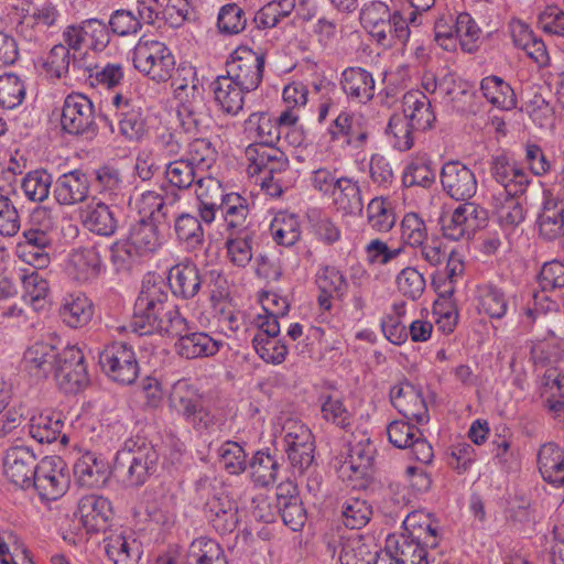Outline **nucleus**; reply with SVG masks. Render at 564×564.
<instances>
[{"label":"nucleus","instance_id":"nucleus-9","mask_svg":"<svg viewBox=\"0 0 564 564\" xmlns=\"http://www.w3.org/2000/svg\"><path fill=\"white\" fill-rule=\"evenodd\" d=\"M55 380L65 393H77L89 383L84 352L75 347H65L58 352L55 365Z\"/></svg>","mask_w":564,"mask_h":564},{"label":"nucleus","instance_id":"nucleus-36","mask_svg":"<svg viewBox=\"0 0 564 564\" xmlns=\"http://www.w3.org/2000/svg\"><path fill=\"white\" fill-rule=\"evenodd\" d=\"M538 466L542 478L558 487L564 484V449L554 443L542 445L538 452Z\"/></svg>","mask_w":564,"mask_h":564},{"label":"nucleus","instance_id":"nucleus-39","mask_svg":"<svg viewBox=\"0 0 564 564\" xmlns=\"http://www.w3.org/2000/svg\"><path fill=\"white\" fill-rule=\"evenodd\" d=\"M93 314L94 310L90 300L80 292L65 295L59 307V315L63 322L72 328L87 325Z\"/></svg>","mask_w":564,"mask_h":564},{"label":"nucleus","instance_id":"nucleus-12","mask_svg":"<svg viewBox=\"0 0 564 564\" xmlns=\"http://www.w3.org/2000/svg\"><path fill=\"white\" fill-rule=\"evenodd\" d=\"M444 192L457 202H470L478 189L475 173L459 161L446 162L441 170Z\"/></svg>","mask_w":564,"mask_h":564},{"label":"nucleus","instance_id":"nucleus-60","mask_svg":"<svg viewBox=\"0 0 564 564\" xmlns=\"http://www.w3.org/2000/svg\"><path fill=\"white\" fill-rule=\"evenodd\" d=\"M199 172L209 170L216 162L217 151L213 143L206 138H195L187 143L183 156Z\"/></svg>","mask_w":564,"mask_h":564},{"label":"nucleus","instance_id":"nucleus-52","mask_svg":"<svg viewBox=\"0 0 564 564\" xmlns=\"http://www.w3.org/2000/svg\"><path fill=\"white\" fill-rule=\"evenodd\" d=\"M253 237V230L228 234L225 246L227 249V257L232 264L239 268H245L251 261V241Z\"/></svg>","mask_w":564,"mask_h":564},{"label":"nucleus","instance_id":"nucleus-4","mask_svg":"<svg viewBox=\"0 0 564 564\" xmlns=\"http://www.w3.org/2000/svg\"><path fill=\"white\" fill-rule=\"evenodd\" d=\"M217 480L202 476L195 484L196 492L205 501V516L219 534H228L236 530L239 523L238 506L220 488Z\"/></svg>","mask_w":564,"mask_h":564},{"label":"nucleus","instance_id":"nucleus-14","mask_svg":"<svg viewBox=\"0 0 564 564\" xmlns=\"http://www.w3.org/2000/svg\"><path fill=\"white\" fill-rule=\"evenodd\" d=\"M61 12L51 2L32 7L18 24V33L29 42H42L48 30L57 28Z\"/></svg>","mask_w":564,"mask_h":564},{"label":"nucleus","instance_id":"nucleus-7","mask_svg":"<svg viewBox=\"0 0 564 564\" xmlns=\"http://www.w3.org/2000/svg\"><path fill=\"white\" fill-rule=\"evenodd\" d=\"M265 54L253 51L248 46L237 47L226 63L227 77L242 87V89L256 90L263 78Z\"/></svg>","mask_w":564,"mask_h":564},{"label":"nucleus","instance_id":"nucleus-64","mask_svg":"<svg viewBox=\"0 0 564 564\" xmlns=\"http://www.w3.org/2000/svg\"><path fill=\"white\" fill-rule=\"evenodd\" d=\"M247 21L246 12L237 3H227L218 12L217 28L223 34L236 35L246 29Z\"/></svg>","mask_w":564,"mask_h":564},{"label":"nucleus","instance_id":"nucleus-28","mask_svg":"<svg viewBox=\"0 0 564 564\" xmlns=\"http://www.w3.org/2000/svg\"><path fill=\"white\" fill-rule=\"evenodd\" d=\"M340 85L347 97L359 104L369 102L375 96V79L361 67H348L341 73Z\"/></svg>","mask_w":564,"mask_h":564},{"label":"nucleus","instance_id":"nucleus-55","mask_svg":"<svg viewBox=\"0 0 564 564\" xmlns=\"http://www.w3.org/2000/svg\"><path fill=\"white\" fill-rule=\"evenodd\" d=\"M375 452V446L369 438L351 443L348 458L345 460L343 467L350 469L359 477H364L372 466Z\"/></svg>","mask_w":564,"mask_h":564},{"label":"nucleus","instance_id":"nucleus-10","mask_svg":"<svg viewBox=\"0 0 564 564\" xmlns=\"http://www.w3.org/2000/svg\"><path fill=\"white\" fill-rule=\"evenodd\" d=\"M118 117L119 133L130 142H139L147 134V118L138 99L123 93L112 97Z\"/></svg>","mask_w":564,"mask_h":564},{"label":"nucleus","instance_id":"nucleus-24","mask_svg":"<svg viewBox=\"0 0 564 564\" xmlns=\"http://www.w3.org/2000/svg\"><path fill=\"white\" fill-rule=\"evenodd\" d=\"M536 224L540 236L545 240H554L563 234L564 202L553 196L550 191L543 192V204Z\"/></svg>","mask_w":564,"mask_h":564},{"label":"nucleus","instance_id":"nucleus-34","mask_svg":"<svg viewBox=\"0 0 564 564\" xmlns=\"http://www.w3.org/2000/svg\"><path fill=\"white\" fill-rule=\"evenodd\" d=\"M167 288L174 295L182 299H193L204 282L197 267L193 263H180L174 265L169 273Z\"/></svg>","mask_w":564,"mask_h":564},{"label":"nucleus","instance_id":"nucleus-26","mask_svg":"<svg viewBox=\"0 0 564 564\" xmlns=\"http://www.w3.org/2000/svg\"><path fill=\"white\" fill-rule=\"evenodd\" d=\"M403 113L416 131H425L433 127L436 116L431 100L419 90H410L403 95Z\"/></svg>","mask_w":564,"mask_h":564},{"label":"nucleus","instance_id":"nucleus-62","mask_svg":"<svg viewBox=\"0 0 564 564\" xmlns=\"http://www.w3.org/2000/svg\"><path fill=\"white\" fill-rule=\"evenodd\" d=\"M252 346L259 357L268 364L280 365L288 355L286 345L278 336L270 337L264 334H256Z\"/></svg>","mask_w":564,"mask_h":564},{"label":"nucleus","instance_id":"nucleus-42","mask_svg":"<svg viewBox=\"0 0 564 564\" xmlns=\"http://www.w3.org/2000/svg\"><path fill=\"white\" fill-rule=\"evenodd\" d=\"M336 184L330 195L336 208L346 215L360 214L364 209V200L358 182L343 176L338 177Z\"/></svg>","mask_w":564,"mask_h":564},{"label":"nucleus","instance_id":"nucleus-5","mask_svg":"<svg viewBox=\"0 0 564 564\" xmlns=\"http://www.w3.org/2000/svg\"><path fill=\"white\" fill-rule=\"evenodd\" d=\"M133 66L156 83H164L175 70V57L172 51L156 40L140 37L132 51Z\"/></svg>","mask_w":564,"mask_h":564},{"label":"nucleus","instance_id":"nucleus-46","mask_svg":"<svg viewBox=\"0 0 564 564\" xmlns=\"http://www.w3.org/2000/svg\"><path fill=\"white\" fill-rule=\"evenodd\" d=\"M69 264L78 281L97 278L104 268L99 250L95 246L74 250L69 258Z\"/></svg>","mask_w":564,"mask_h":564},{"label":"nucleus","instance_id":"nucleus-38","mask_svg":"<svg viewBox=\"0 0 564 564\" xmlns=\"http://www.w3.org/2000/svg\"><path fill=\"white\" fill-rule=\"evenodd\" d=\"M379 552L375 545L355 533L340 542L339 561L341 564H378Z\"/></svg>","mask_w":564,"mask_h":564},{"label":"nucleus","instance_id":"nucleus-41","mask_svg":"<svg viewBox=\"0 0 564 564\" xmlns=\"http://www.w3.org/2000/svg\"><path fill=\"white\" fill-rule=\"evenodd\" d=\"M73 68L75 70H86L89 73V79L91 84L102 86L107 89H113L121 85L124 73L123 67L119 63H107L105 65L99 64H86L84 58H77L74 56Z\"/></svg>","mask_w":564,"mask_h":564},{"label":"nucleus","instance_id":"nucleus-33","mask_svg":"<svg viewBox=\"0 0 564 564\" xmlns=\"http://www.w3.org/2000/svg\"><path fill=\"white\" fill-rule=\"evenodd\" d=\"M243 133L251 144H275L281 138L279 124L264 111L252 112L243 122Z\"/></svg>","mask_w":564,"mask_h":564},{"label":"nucleus","instance_id":"nucleus-18","mask_svg":"<svg viewBox=\"0 0 564 564\" xmlns=\"http://www.w3.org/2000/svg\"><path fill=\"white\" fill-rule=\"evenodd\" d=\"M177 115L187 132H199L209 126L210 110L203 87L193 86L191 96L180 99Z\"/></svg>","mask_w":564,"mask_h":564},{"label":"nucleus","instance_id":"nucleus-50","mask_svg":"<svg viewBox=\"0 0 564 564\" xmlns=\"http://www.w3.org/2000/svg\"><path fill=\"white\" fill-rule=\"evenodd\" d=\"M520 195L498 194L492 197V206L499 224L503 228L513 229L523 223L525 213L519 202Z\"/></svg>","mask_w":564,"mask_h":564},{"label":"nucleus","instance_id":"nucleus-30","mask_svg":"<svg viewBox=\"0 0 564 564\" xmlns=\"http://www.w3.org/2000/svg\"><path fill=\"white\" fill-rule=\"evenodd\" d=\"M64 422L62 414L54 411L41 412L30 419V435L39 443H53L58 441L62 444L68 443L66 434L62 433Z\"/></svg>","mask_w":564,"mask_h":564},{"label":"nucleus","instance_id":"nucleus-47","mask_svg":"<svg viewBox=\"0 0 564 564\" xmlns=\"http://www.w3.org/2000/svg\"><path fill=\"white\" fill-rule=\"evenodd\" d=\"M477 308L490 318H502L508 311V300L498 286L486 283L477 286Z\"/></svg>","mask_w":564,"mask_h":564},{"label":"nucleus","instance_id":"nucleus-54","mask_svg":"<svg viewBox=\"0 0 564 564\" xmlns=\"http://www.w3.org/2000/svg\"><path fill=\"white\" fill-rule=\"evenodd\" d=\"M174 231L177 240L188 250H194L204 242L203 227L199 219L193 215H178L174 221Z\"/></svg>","mask_w":564,"mask_h":564},{"label":"nucleus","instance_id":"nucleus-32","mask_svg":"<svg viewBox=\"0 0 564 564\" xmlns=\"http://www.w3.org/2000/svg\"><path fill=\"white\" fill-rule=\"evenodd\" d=\"M76 482L86 488L99 487L107 479V464L94 452H85L73 466Z\"/></svg>","mask_w":564,"mask_h":564},{"label":"nucleus","instance_id":"nucleus-31","mask_svg":"<svg viewBox=\"0 0 564 564\" xmlns=\"http://www.w3.org/2000/svg\"><path fill=\"white\" fill-rule=\"evenodd\" d=\"M58 352L55 347L47 343H35L30 346L22 359V366L31 377L36 379L46 378L56 365Z\"/></svg>","mask_w":564,"mask_h":564},{"label":"nucleus","instance_id":"nucleus-1","mask_svg":"<svg viewBox=\"0 0 564 564\" xmlns=\"http://www.w3.org/2000/svg\"><path fill=\"white\" fill-rule=\"evenodd\" d=\"M130 326L140 336L160 334L172 338L185 329V318L170 300L162 278L152 275L142 281Z\"/></svg>","mask_w":564,"mask_h":564},{"label":"nucleus","instance_id":"nucleus-51","mask_svg":"<svg viewBox=\"0 0 564 564\" xmlns=\"http://www.w3.org/2000/svg\"><path fill=\"white\" fill-rule=\"evenodd\" d=\"M284 452L296 449L315 451L314 436L302 422L288 419L282 426Z\"/></svg>","mask_w":564,"mask_h":564},{"label":"nucleus","instance_id":"nucleus-8","mask_svg":"<svg viewBox=\"0 0 564 564\" xmlns=\"http://www.w3.org/2000/svg\"><path fill=\"white\" fill-rule=\"evenodd\" d=\"M99 365L106 376L120 384L129 386L139 375V364L131 346L115 341L99 354Z\"/></svg>","mask_w":564,"mask_h":564},{"label":"nucleus","instance_id":"nucleus-16","mask_svg":"<svg viewBox=\"0 0 564 564\" xmlns=\"http://www.w3.org/2000/svg\"><path fill=\"white\" fill-rule=\"evenodd\" d=\"M37 465L33 451L26 446L10 447L3 459L6 477L22 489L32 487Z\"/></svg>","mask_w":564,"mask_h":564},{"label":"nucleus","instance_id":"nucleus-43","mask_svg":"<svg viewBox=\"0 0 564 564\" xmlns=\"http://www.w3.org/2000/svg\"><path fill=\"white\" fill-rule=\"evenodd\" d=\"M338 508L345 527L358 530L364 528L372 516L371 505L357 496L347 495L338 499Z\"/></svg>","mask_w":564,"mask_h":564},{"label":"nucleus","instance_id":"nucleus-56","mask_svg":"<svg viewBox=\"0 0 564 564\" xmlns=\"http://www.w3.org/2000/svg\"><path fill=\"white\" fill-rule=\"evenodd\" d=\"M200 401L199 394L186 380L177 381L173 386L169 398L170 406L181 414L185 421L191 414L195 413V409Z\"/></svg>","mask_w":564,"mask_h":564},{"label":"nucleus","instance_id":"nucleus-45","mask_svg":"<svg viewBox=\"0 0 564 564\" xmlns=\"http://www.w3.org/2000/svg\"><path fill=\"white\" fill-rule=\"evenodd\" d=\"M403 525V534L411 535L421 545L431 549L438 545V528L430 517L413 512L405 518Z\"/></svg>","mask_w":564,"mask_h":564},{"label":"nucleus","instance_id":"nucleus-53","mask_svg":"<svg viewBox=\"0 0 564 564\" xmlns=\"http://www.w3.org/2000/svg\"><path fill=\"white\" fill-rule=\"evenodd\" d=\"M274 241L281 246L291 247L301 238V228L295 215L279 213L270 225Z\"/></svg>","mask_w":564,"mask_h":564},{"label":"nucleus","instance_id":"nucleus-21","mask_svg":"<svg viewBox=\"0 0 564 564\" xmlns=\"http://www.w3.org/2000/svg\"><path fill=\"white\" fill-rule=\"evenodd\" d=\"M80 219L88 231L100 237H112L119 228L118 212L101 200L86 205Z\"/></svg>","mask_w":564,"mask_h":564},{"label":"nucleus","instance_id":"nucleus-22","mask_svg":"<svg viewBox=\"0 0 564 564\" xmlns=\"http://www.w3.org/2000/svg\"><path fill=\"white\" fill-rule=\"evenodd\" d=\"M490 174L501 185V194L523 195L531 183L530 176L522 169L511 164L505 155L492 156Z\"/></svg>","mask_w":564,"mask_h":564},{"label":"nucleus","instance_id":"nucleus-57","mask_svg":"<svg viewBox=\"0 0 564 564\" xmlns=\"http://www.w3.org/2000/svg\"><path fill=\"white\" fill-rule=\"evenodd\" d=\"M53 177L45 170H34L25 174L21 182L24 196L34 203H42L48 198Z\"/></svg>","mask_w":564,"mask_h":564},{"label":"nucleus","instance_id":"nucleus-15","mask_svg":"<svg viewBox=\"0 0 564 564\" xmlns=\"http://www.w3.org/2000/svg\"><path fill=\"white\" fill-rule=\"evenodd\" d=\"M61 126L69 134H83L95 126V108L83 94L68 95L63 104Z\"/></svg>","mask_w":564,"mask_h":564},{"label":"nucleus","instance_id":"nucleus-58","mask_svg":"<svg viewBox=\"0 0 564 564\" xmlns=\"http://www.w3.org/2000/svg\"><path fill=\"white\" fill-rule=\"evenodd\" d=\"M96 182L99 193L113 204L121 203L124 198V185L119 170L112 166H101L96 171Z\"/></svg>","mask_w":564,"mask_h":564},{"label":"nucleus","instance_id":"nucleus-44","mask_svg":"<svg viewBox=\"0 0 564 564\" xmlns=\"http://www.w3.org/2000/svg\"><path fill=\"white\" fill-rule=\"evenodd\" d=\"M480 90L486 100L501 110L517 107V97L512 87L501 77L491 75L482 78Z\"/></svg>","mask_w":564,"mask_h":564},{"label":"nucleus","instance_id":"nucleus-3","mask_svg":"<svg viewBox=\"0 0 564 564\" xmlns=\"http://www.w3.org/2000/svg\"><path fill=\"white\" fill-rule=\"evenodd\" d=\"M360 22L365 30L384 46L399 42L405 44L410 37L408 21L399 11L391 13L389 7L381 1L366 4L360 12Z\"/></svg>","mask_w":564,"mask_h":564},{"label":"nucleus","instance_id":"nucleus-11","mask_svg":"<svg viewBox=\"0 0 564 564\" xmlns=\"http://www.w3.org/2000/svg\"><path fill=\"white\" fill-rule=\"evenodd\" d=\"M63 469L61 457H45L39 463L32 487L43 499L56 500L66 492L69 478Z\"/></svg>","mask_w":564,"mask_h":564},{"label":"nucleus","instance_id":"nucleus-13","mask_svg":"<svg viewBox=\"0 0 564 564\" xmlns=\"http://www.w3.org/2000/svg\"><path fill=\"white\" fill-rule=\"evenodd\" d=\"M393 408L406 420L425 424L430 421L429 409L422 390L409 381H402L390 389Z\"/></svg>","mask_w":564,"mask_h":564},{"label":"nucleus","instance_id":"nucleus-6","mask_svg":"<svg viewBox=\"0 0 564 564\" xmlns=\"http://www.w3.org/2000/svg\"><path fill=\"white\" fill-rule=\"evenodd\" d=\"M488 210L475 202L459 204L448 216L441 218L444 238L452 241L470 240L488 221Z\"/></svg>","mask_w":564,"mask_h":564},{"label":"nucleus","instance_id":"nucleus-63","mask_svg":"<svg viewBox=\"0 0 564 564\" xmlns=\"http://www.w3.org/2000/svg\"><path fill=\"white\" fill-rule=\"evenodd\" d=\"M199 176V171L183 156L170 162L165 169L166 180L178 189L189 188Z\"/></svg>","mask_w":564,"mask_h":564},{"label":"nucleus","instance_id":"nucleus-20","mask_svg":"<svg viewBox=\"0 0 564 564\" xmlns=\"http://www.w3.org/2000/svg\"><path fill=\"white\" fill-rule=\"evenodd\" d=\"M275 496V507L284 524L293 531L300 530L304 525L307 514L297 486L293 481L281 482L276 487Z\"/></svg>","mask_w":564,"mask_h":564},{"label":"nucleus","instance_id":"nucleus-27","mask_svg":"<svg viewBox=\"0 0 564 564\" xmlns=\"http://www.w3.org/2000/svg\"><path fill=\"white\" fill-rule=\"evenodd\" d=\"M426 547L403 533L389 535L386 541V554L394 564H429Z\"/></svg>","mask_w":564,"mask_h":564},{"label":"nucleus","instance_id":"nucleus-59","mask_svg":"<svg viewBox=\"0 0 564 564\" xmlns=\"http://www.w3.org/2000/svg\"><path fill=\"white\" fill-rule=\"evenodd\" d=\"M367 221L378 232H388L395 224L391 203L383 197H375L367 206Z\"/></svg>","mask_w":564,"mask_h":564},{"label":"nucleus","instance_id":"nucleus-23","mask_svg":"<svg viewBox=\"0 0 564 564\" xmlns=\"http://www.w3.org/2000/svg\"><path fill=\"white\" fill-rule=\"evenodd\" d=\"M176 350L178 355L186 359L208 358L215 356L224 346V341L213 338L204 332H189L187 321L185 319V329L176 335Z\"/></svg>","mask_w":564,"mask_h":564},{"label":"nucleus","instance_id":"nucleus-25","mask_svg":"<svg viewBox=\"0 0 564 564\" xmlns=\"http://www.w3.org/2000/svg\"><path fill=\"white\" fill-rule=\"evenodd\" d=\"M89 188L88 175L82 170H73L56 180L54 196L62 205H75L88 197Z\"/></svg>","mask_w":564,"mask_h":564},{"label":"nucleus","instance_id":"nucleus-17","mask_svg":"<svg viewBox=\"0 0 564 564\" xmlns=\"http://www.w3.org/2000/svg\"><path fill=\"white\" fill-rule=\"evenodd\" d=\"M248 172L253 175L284 173L289 159L275 144H249L245 150Z\"/></svg>","mask_w":564,"mask_h":564},{"label":"nucleus","instance_id":"nucleus-2","mask_svg":"<svg viewBox=\"0 0 564 564\" xmlns=\"http://www.w3.org/2000/svg\"><path fill=\"white\" fill-rule=\"evenodd\" d=\"M158 459L159 455L151 444L128 440L116 455L113 473L123 485L139 487L154 473Z\"/></svg>","mask_w":564,"mask_h":564},{"label":"nucleus","instance_id":"nucleus-19","mask_svg":"<svg viewBox=\"0 0 564 564\" xmlns=\"http://www.w3.org/2000/svg\"><path fill=\"white\" fill-rule=\"evenodd\" d=\"M330 140L346 147L361 149L366 144L369 131L361 117L341 111L328 128Z\"/></svg>","mask_w":564,"mask_h":564},{"label":"nucleus","instance_id":"nucleus-61","mask_svg":"<svg viewBox=\"0 0 564 564\" xmlns=\"http://www.w3.org/2000/svg\"><path fill=\"white\" fill-rule=\"evenodd\" d=\"M278 470L275 457L264 451H258L250 462L252 481L260 487L272 485L276 480Z\"/></svg>","mask_w":564,"mask_h":564},{"label":"nucleus","instance_id":"nucleus-48","mask_svg":"<svg viewBox=\"0 0 564 564\" xmlns=\"http://www.w3.org/2000/svg\"><path fill=\"white\" fill-rule=\"evenodd\" d=\"M143 256L155 252L162 245V237L152 220L141 219L131 226L127 237Z\"/></svg>","mask_w":564,"mask_h":564},{"label":"nucleus","instance_id":"nucleus-29","mask_svg":"<svg viewBox=\"0 0 564 564\" xmlns=\"http://www.w3.org/2000/svg\"><path fill=\"white\" fill-rule=\"evenodd\" d=\"M105 552L113 564H137L141 557V544L122 531H115L104 540Z\"/></svg>","mask_w":564,"mask_h":564},{"label":"nucleus","instance_id":"nucleus-35","mask_svg":"<svg viewBox=\"0 0 564 564\" xmlns=\"http://www.w3.org/2000/svg\"><path fill=\"white\" fill-rule=\"evenodd\" d=\"M78 514L88 530L104 529L112 516L110 501L97 495L84 496L78 502Z\"/></svg>","mask_w":564,"mask_h":564},{"label":"nucleus","instance_id":"nucleus-49","mask_svg":"<svg viewBox=\"0 0 564 564\" xmlns=\"http://www.w3.org/2000/svg\"><path fill=\"white\" fill-rule=\"evenodd\" d=\"M187 564H228L225 552L219 543L213 539L198 538L187 550Z\"/></svg>","mask_w":564,"mask_h":564},{"label":"nucleus","instance_id":"nucleus-37","mask_svg":"<svg viewBox=\"0 0 564 564\" xmlns=\"http://www.w3.org/2000/svg\"><path fill=\"white\" fill-rule=\"evenodd\" d=\"M219 210L223 215L225 228L228 234L252 230L248 221V200L240 194H227V198L219 206Z\"/></svg>","mask_w":564,"mask_h":564},{"label":"nucleus","instance_id":"nucleus-40","mask_svg":"<svg viewBox=\"0 0 564 564\" xmlns=\"http://www.w3.org/2000/svg\"><path fill=\"white\" fill-rule=\"evenodd\" d=\"M213 86L215 100L224 112L236 116L242 110L245 95L250 90L242 89L227 76H218Z\"/></svg>","mask_w":564,"mask_h":564}]
</instances>
